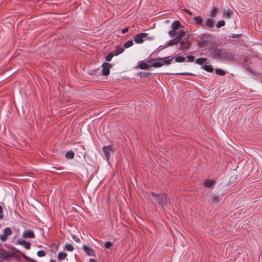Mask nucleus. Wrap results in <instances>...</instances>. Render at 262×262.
<instances>
[{"instance_id":"1","label":"nucleus","mask_w":262,"mask_h":262,"mask_svg":"<svg viewBox=\"0 0 262 262\" xmlns=\"http://www.w3.org/2000/svg\"><path fill=\"white\" fill-rule=\"evenodd\" d=\"M213 58L229 60L232 58V55L225 49H215L212 51Z\"/></svg>"},{"instance_id":"2","label":"nucleus","mask_w":262,"mask_h":262,"mask_svg":"<svg viewBox=\"0 0 262 262\" xmlns=\"http://www.w3.org/2000/svg\"><path fill=\"white\" fill-rule=\"evenodd\" d=\"M155 37L154 36H148V34L146 33H140L135 37L134 41L136 43L140 44L145 40H152Z\"/></svg>"},{"instance_id":"3","label":"nucleus","mask_w":262,"mask_h":262,"mask_svg":"<svg viewBox=\"0 0 262 262\" xmlns=\"http://www.w3.org/2000/svg\"><path fill=\"white\" fill-rule=\"evenodd\" d=\"M151 195L157 197V201L159 205H160L164 209L167 207V199L165 193H160L157 194L154 192L151 193Z\"/></svg>"},{"instance_id":"4","label":"nucleus","mask_w":262,"mask_h":262,"mask_svg":"<svg viewBox=\"0 0 262 262\" xmlns=\"http://www.w3.org/2000/svg\"><path fill=\"white\" fill-rule=\"evenodd\" d=\"M198 45L200 47H204L207 45L211 39V35L209 34H201L199 36Z\"/></svg>"},{"instance_id":"5","label":"nucleus","mask_w":262,"mask_h":262,"mask_svg":"<svg viewBox=\"0 0 262 262\" xmlns=\"http://www.w3.org/2000/svg\"><path fill=\"white\" fill-rule=\"evenodd\" d=\"M179 36H177L174 38L169 40L167 42L166 46H171L174 45H177V43L181 42L182 37L185 35V32L182 30H180V32H179Z\"/></svg>"},{"instance_id":"6","label":"nucleus","mask_w":262,"mask_h":262,"mask_svg":"<svg viewBox=\"0 0 262 262\" xmlns=\"http://www.w3.org/2000/svg\"><path fill=\"white\" fill-rule=\"evenodd\" d=\"M102 150L106 157V160L108 161L111 157V153L113 151V147L111 145L104 146L102 148Z\"/></svg>"},{"instance_id":"7","label":"nucleus","mask_w":262,"mask_h":262,"mask_svg":"<svg viewBox=\"0 0 262 262\" xmlns=\"http://www.w3.org/2000/svg\"><path fill=\"white\" fill-rule=\"evenodd\" d=\"M102 74H103V75H108L110 73V68L111 67V65L107 62H104L102 64Z\"/></svg>"},{"instance_id":"8","label":"nucleus","mask_w":262,"mask_h":262,"mask_svg":"<svg viewBox=\"0 0 262 262\" xmlns=\"http://www.w3.org/2000/svg\"><path fill=\"white\" fill-rule=\"evenodd\" d=\"M180 42V49L184 52L191 45V43L189 40H183Z\"/></svg>"},{"instance_id":"9","label":"nucleus","mask_w":262,"mask_h":262,"mask_svg":"<svg viewBox=\"0 0 262 262\" xmlns=\"http://www.w3.org/2000/svg\"><path fill=\"white\" fill-rule=\"evenodd\" d=\"M173 59V58H170L169 56L163 58H158V60H160V63H163V66H167L170 64Z\"/></svg>"},{"instance_id":"10","label":"nucleus","mask_w":262,"mask_h":262,"mask_svg":"<svg viewBox=\"0 0 262 262\" xmlns=\"http://www.w3.org/2000/svg\"><path fill=\"white\" fill-rule=\"evenodd\" d=\"M82 249L84 252L89 256H95V251L94 249L86 245H83Z\"/></svg>"},{"instance_id":"11","label":"nucleus","mask_w":262,"mask_h":262,"mask_svg":"<svg viewBox=\"0 0 262 262\" xmlns=\"http://www.w3.org/2000/svg\"><path fill=\"white\" fill-rule=\"evenodd\" d=\"M23 237L25 238H34L35 237V234L33 230H26L23 233Z\"/></svg>"},{"instance_id":"12","label":"nucleus","mask_w":262,"mask_h":262,"mask_svg":"<svg viewBox=\"0 0 262 262\" xmlns=\"http://www.w3.org/2000/svg\"><path fill=\"white\" fill-rule=\"evenodd\" d=\"M233 14V11L231 9L228 8L224 11L223 17L226 19H229L232 16Z\"/></svg>"},{"instance_id":"13","label":"nucleus","mask_w":262,"mask_h":262,"mask_svg":"<svg viewBox=\"0 0 262 262\" xmlns=\"http://www.w3.org/2000/svg\"><path fill=\"white\" fill-rule=\"evenodd\" d=\"M17 243L19 245L23 246L26 249H30L31 247V243L23 239H18Z\"/></svg>"},{"instance_id":"14","label":"nucleus","mask_w":262,"mask_h":262,"mask_svg":"<svg viewBox=\"0 0 262 262\" xmlns=\"http://www.w3.org/2000/svg\"><path fill=\"white\" fill-rule=\"evenodd\" d=\"M194 20L195 21V25L196 26H201L203 24V19L202 17L197 16L194 17Z\"/></svg>"},{"instance_id":"15","label":"nucleus","mask_w":262,"mask_h":262,"mask_svg":"<svg viewBox=\"0 0 262 262\" xmlns=\"http://www.w3.org/2000/svg\"><path fill=\"white\" fill-rule=\"evenodd\" d=\"M180 22L179 20H174L171 24V28L172 29L178 30L180 28H182Z\"/></svg>"},{"instance_id":"16","label":"nucleus","mask_w":262,"mask_h":262,"mask_svg":"<svg viewBox=\"0 0 262 262\" xmlns=\"http://www.w3.org/2000/svg\"><path fill=\"white\" fill-rule=\"evenodd\" d=\"M214 23L212 18H207L205 21V26L209 28L214 27Z\"/></svg>"},{"instance_id":"17","label":"nucleus","mask_w":262,"mask_h":262,"mask_svg":"<svg viewBox=\"0 0 262 262\" xmlns=\"http://www.w3.org/2000/svg\"><path fill=\"white\" fill-rule=\"evenodd\" d=\"M137 67L141 70H146L148 67V64L143 61L138 62Z\"/></svg>"},{"instance_id":"18","label":"nucleus","mask_w":262,"mask_h":262,"mask_svg":"<svg viewBox=\"0 0 262 262\" xmlns=\"http://www.w3.org/2000/svg\"><path fill=\"white\" fill-rule=\"evenodd\" d=\"M0 255V258L3 259L7 258L8 257H10L11 256L10 253L6 251L4 249H3L2 251H1Z\"/></svg>"},{"instance_id":"19","label":"nucleus","mask_w":262,"mask_h":262,"mask_svg":"<svg viewBox=\"0 0 262 262\" xmlns=\"http://www.w3.org/2000/svg\"><path fill=\"white\" fill-rule=\"evenodd\" d=\"M219 11V10L217 7H216V6L213 7L210 12V16H211L212 17H215L216 15V14L218 13Z\"/></svg>"},{"instance_id":"20","label":"nucleus","mask_w":262,"mask_h":262,"mask_svg":"<svg viewBox=\"0 0 262 262\" xmlns=\"http://www.w3.org/2000/svg\"><path fill=\"white\" fill-rule=\"evenodd\" d=\"M163 66V63H160V60H158V58H156L155 61L150 65L151 67L155 68H160Z\"/></svg>"},{"instance_id":"21","label":"nucleus","mask_w":262,"mask_h":262,"mask_svg":"<svg viewBox=\"0 0 262 262\" xmlns=\"http://www.w3.org/2000/svg\"><path fill=\"white\" fill-rule=\"evenodd\" d=\"M124 51V49L122 47H117L113 51L114 56H117Z\"/></svg>"},{"instance_id":"22","label":"nucleus","mask_w":262,"mask_h":262,"mask_svg":"<svg viewBox=\"0 0 262 262\" xmlns=\"http://www.w3.org/2000/svg\"><path fill=\"white\" fill-rule=\"evenodd\" d=\"M67 255L66 253L61 251L59 252L57 258L60 260H63L67 257Z\"/></svg>"},{"instance_id":"23","label":"nucleus","mask_w":262,"mask_h":262,"mask_svg":"<svg viewBox=\"0 0 262 262\" xmlns=\"http://www.w3.org/2000/svg\"><path fill=\"white\" fill-rule=\"evenodd\" d=\"M214 184V181L212 180H207L204 182V185L207 188L211 187Z\"/></svg>"},{"instance_id":"24","label":"nucleus","mask_w":262,"mask_h":262,"mask_svg":"<svg viewBox=\"0 0 262 262\" xmlns=\"http://www.w3.org/2000/svg\"><path fill=\"white\" fill-rule=\"evenodd\" d=\"M65 156L68 159H72L74 157V152L72 150L68 151L66 152Z\"/></svg>"},{"instance_id":"25","label":"nucleus","mask_w":262,"mask_h":262,"mask_svg":"<svg viewBox=\"0 0 262 262\" xmlns=\"http://www.w3.org/2000/svg\"><path fill=\"white\" fill-rule=\"evenodd\" d=\"M202 68L208 72H212L213 71V69L212 68L211 65L202 66Z\"/></svg>"},{"instance_id":"26","label":"nucleus","mask_w":262,"mask_h":262,"mask_svg":"<svg viewBox=\"0 0 262 262\" xmlns=\"http://www.w3.org/2000/svg\"><path fill=\"white\" fill-rule=\"evenodd\" d=\"M186 58L180 56H177L175 58V61L177 62H183L185 61Z\"/></svg>"},{"instance_id":"27","label":"nucleus","mask_w":262,"mask_h":262,"mask_svg":"<svg viewBox=\"0 0 262 262\" xmlns=\"http://www.w3.org/2000/svg\"><path fill=\"white\" fill-rule=\"evenodd\" d=\"M177 34V30L172 29V30L169 31V32H168V35L171 38L176 37Z\"/></svg>"},{"instance_id":"28","label":"nucleus","mask_w":262,"mask_h":262,"mask_svg":"<svg viewBox=\"0 0 262 262\" xmlns=\"http://www.w3.org/2000/svg\"><path fill=\"white\" fill-rule=\"evenodd\" d=\"M207 60L206 58H199L195 60V62L198 64H202Z\"/></svg>"},{"instance_id":"29","label":"nucleus","mask_w":262,"mask_h":262,"mask_svg":"<svg viewBox=\"0 0 262 262\" xmlns=\"http://www.w3.org/2000/svg\"><path fill=\"white\" fill-rule=\"evenodd\" d=\"M225 25V21L224 20L218 21L215 26L217 28H221Z\"/></svg>"},{"instance_id":"30","label":"nucleus","mask_w":262,"mask_h":262,"mask_svg":"<svg viewBox=\"0 0 262 262\" xmlns=\"http://www.w3.org/2000/svg\"><path fill=\"white\" fill-rule=\"evenodd\" d=\"M133 45V41L132 40H129L127 41L124 43V47L125 48H128L132 47Z\"/></svg>"},{"instance_id":"31","label":"nucleus","mask_w":262,"mask_h":262,"mask_svg":"<svg viewBox=\"0 0 262 262\" xmlns=\"http://www.w3.org/2000/svg\"><path fill=\"white\" fill-rule=\"evenodd\" d=\"M12 233V232L11 228H10L9 227H7V228H5L4 230L3 233H4L7 236L11 235Z\"/></svg>"},{"instance_id":"32","label":"nucleus","mask_w":262,"mask_h":262,"mask_svg":"<svg viewBox=\"0 0 262 262\" xmlns=\"http://www.w3.org/2000/svg\"><path fill=\"white\" fill-rule=\"evenodd\" d=\"M65 249L66 250L72 252L74 250V247L72 244H67L65 245Z\"/></svg>"},{"instance_id":"33","label":"nucleus","mask_w":262,"mask_h":262,"mask_svg":"<svg viewBox=\"0 0 262 262\" xmlns=\"http://www.w3.org/2000/svg\"><path fill=\"white\" fill-rule=\"evenodd\" d=\"M211 201L212 203H217L219 202L218 196L211 195Z\"/></svg>"},{"instance_id":"34","label":"nucleus","mask_w":262,"mask_h":262,"mask_svg":"<svg viewBox=\"0 0 262 262\" xmlns=\"http://www.w3.org/2000/svg\"><path fill=\"white\" fill-rule=\"evenodd\" d=\"M114 55V53L113 52H112V53H109L105 57V60L107 61H110L113 56Z\"/></svg>"},{"instance_id":"35","label":"nucleus","mask_w":262,"mask_h":262,"mask_svg":"<svg viewBox=\"0 0 262 262\" xmlns=\"http://www.w3.org/2000/svg\"><path fill=\"white\" fill-rule=\"evenodd\" d=\"M215 73L219 75L223 76L225 74V72L221 69H217L215 71Z\"/></svg>"},{"instance_id":"36","label":"nucleus","mask_w":262,"mask_h":262,"mask_svg":"<svg viewBox=\"0 0 262 262\" xmlns=\"http://www.w3.org/2000/svg\"><path fill=\"white\" fill-rule=\"evenodd\" d=\"M185 61L187 62H192L194 60V57L192 55H188L186 58Z\"/></svg>"},{"instance_id":"37","label":"nucleus","mask_w":262,"mask_h":262,"mask_svg":"<svg viewBox=\"0 0 262 262\" xmlns=\"http://www.w3.org/2000/svg\"><path fill=\"white\" fill-rule=\"evenodd\" d=\"M46 252L43 250H39L37 252V255L39 257H43L46 255Z\"/></svg>"},{"instance_id":"38","label":"nucleus","mask_w":262,"mask_h":262,"mask_svg":"<svg viewBox=\"0 0 262 262\" xmlns=\"http://www.w3.org/2000/svg\"><path fill=\"white\" fill-rule=\"evenodd\" d=\"M176 75H190V76H194V74L190 73V72H183V73H178L176 74Z\"/></svg>"},{"instance_id":"39","label":"nucleus","mask_w":262,"mask_h":262,"mask_svg":"<svg viewBox=\"0 0 262 262\" xmlns=\"http://www.w3.org/2000/svg\"><path fill=\"white\" fill-rule=\"evenodd\" d=\"M72 237L76 242H77L78 243H79L81 242L80 239L79 238H78L76 235H72Z\"/></svg>"},{"instance_id":"40","label":"nucleus","mask_w":262,"mask_h":262,"mask_svg":"<svg viewBox=\"0 0 262 262\" xmlns=\"http://www.w3.org/2000/svg\"><path fill=\"white\" fill-rule=\"evenodd\" d=\"M112 246V242H110V241L106 242L104 243V247H105L106 248H110Z\"/></svg>"},{"instance_id":"41","label":"nucleus","mask_w":262,"mask_h":262,"mask_svg":"<svg viewBox=\"0 0 262 262\" xmlns=\"http://www.w3.org/2000/svg\"><path fill=\"white\" fill-rule=\"evenodd\" d=\"M0 238L2 242H5L7 239L8 236L3 233V234L1 236Z\"/></svg>"},{"instance_id":"42","label":"nucleus","mask_w":262,"mask_h":262,"mask_svg":"<svg viewBox=\"0 0 262 262\" xmlns=\"http://www.w3.org/2000/svg\"><path fill=\"white\" fill-rule=\"evenodd\" d=\"M4 218L3 212V208L2 206L0 205V220H2Z\"/></svg>"},{"instance_id":"43","label":"nucleus","mask_w":262,"mask_h":262,"mask_svg":"<svg viewBox=\"0 0 262 262\" xmlns=\"http://www.w3.org/2000/svg\"><path fill=\"white\" fill-rule=\"evenodd\" d=\"M128 31V28H124L122 30L121 32L123 34H125L126 32H127Z\"/></svg>"},{"instance_id":"44","label":"nucleus","mask_w":262,"mask_h":262,"mask_svg":"<svg viewBox=\"0 0 262 262\" xmlns=\"http://www.w3.org/2000/svg\"><path fill=\"white\" fill-rule=\"evenodd\" d=\"M184 11L187 13L188 14H189V15H192V13L191 12L190 10H187V9H184Z\"/></svg>"},{"instance_id":"45","label":"nucleus","mask_w":262,"mask_h":262,"mask_svg":"<svg viewBox=\"0 0 262 262\" xmlns=\"http://www.w3.org/2000/svg\"><path fill=\"white\" fill-rule=\"evenodd\" d=\"M238 36V35L237 34H233L232 36V37L233 38H236Z\"/></svg>"},{"instance_id":"46","label":"nucleus","mask_w":262,"mask_h":262,"mask_svg":"<svg viewBox=\"0 0 262 262\" xmlns=\"http://www.w3.org/2000/svg\"><path fill=\"white\" fill-rule=\"evenodd\" d=\"M89 262H96V261L94 259L91 258L90 259Z\"/></svg>"},{"instance_id":"47","label":"nucleus","mask_w":262,"mask_h":262,"mask_svg":"<svg viewBox=\"0 0 262 262\" xmlns=\"http://www.w3.org/2000/svg\"><path fill=\"white\" fill-rule=\"evenodd\" d=\"M50 262H56L54 259H51Z\"/></svg>"}]
</instances>
